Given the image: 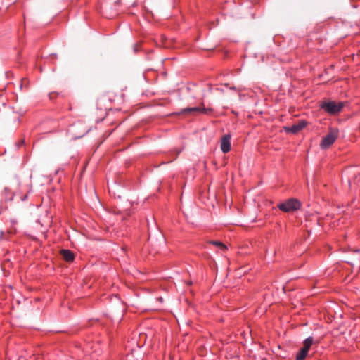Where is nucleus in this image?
<instances>
[{"label":"nucleus","mask_w":360,"mask_h":360,"mask_svg":"<svg viewBox=\"0 0 360 360\" xmlns=\"http://www.w3.org/2000/svg\"><path fill=\"white\" fill-rule=\"evenodd\" d=\"M320 108L330 115H336L340 112L343 107L344 103L334 101H323L319 105Z\"/></svg>","instance_id":"obj_1"},{"label":"nucleus","mask_w":360,"mask_h":360,"mask_svg":"<svg viewBox=\"0 0 360 360\" xmlns=\"http://www.w3.org/2000/svg\"><path fill=\"white\" fill-rule=\"evenodd\" d=\"M301 202L296 198H290L285 202L279 203L277 207L278 208L284 212H290L298 210L301 207Z\"/></svg>","instance_id":"obj_2"},{"label":"nucleus","mask_w":360,"mask_h":360,"mask_svg":"<svg viewBox=\"0 0 360 360\" xmlns=\"http://www.w3.org/2000/svg\"><path fill=\"white\" fill-rule=\"evenodd\" d=\"M339 135V130L338 129L331 128L328 134L323 137L320 147L321 149H327L330 147L336 141Z\"/></svg>","instance_id":"obj_3"},{"label":"nucleus","mask_w":360,"mask_h":360,"mask_svg":"<svg viewBox=\"0 0 360 360\" xmlns=\"http://www.w3.org/2000/svg\"><path fill=\"white\" fill-rule=\"evenodd\" d=\"M231 135H224L221 140V150L224 153H227L231 150Z\"/></svg>","instance_id":"obj_4"},{"label":"nucleus","mask_w":360,"mask_h":360,"mask_svg":"<svg viewBox=\"0 0 360 360\" xmlns=\"http://www.w3.org/2000/svg\"><path fill=\"white\" fill-rule=\"evenodd\" d=\"M60 254L63 259L68 262H71L75 259V255L73 252L70 250L63 249L60 251Z\"/></svg>","instance_id":"obj_5"},{"label":"nucleus","mask_w":360,"mask_h":360,"mask_svg":"<svg viewBox=\"0 0 360 360\" xmlns=\"http://www.w3.org/2000/svg\"><path fill=\"white\" fill-rule=\"evenodd\" d=\"M306 122L302 120L298 124L292 125L290 128L288 129V131L295 134L300 131V130L303 129L306 127Z\"/></svg>","instance_id":"obj_6"},{"label":"nucleus","mask_w":360,"mask_h":360,"mask_svg":"<svg viewBox=\"0 0 360 360\" xmlns=\"http://www.w3.org/2000/svg\"><path fill=\"white\" fill-rule=\"evenodd\" d=\"M200 112V106L185 108H183L179 114H187V113H199Z\"/></svg>","instance_id":"obj_7"},{"label":"nucleus","mask_w":360,"mask_h":360,"mask_svg":"<svg viewBox=\"0 0 360 360\" xmlns=\"http://www.w3.org/2000/svg\"><path fill=\"white\" fill-rule=\"evenodd\" d=\"M314 342V338L312 337H308L303 342V347L302 349H305L309 352L310 347H311Z\"/></svg>","instance_id":"obj_8"},{"label":"nucleus","mask_w":360,"mask_h":360,"mask_svg":"<svg viewBox=\"0 0 360 360\" xmlns=\"http://www.w3.org/2000/svg\"><path fill=\"white\" fill-rule=\"evenodd\" d=\"M308 351L305 349H301L296 356L295 360H304L308 354Z\"/></svg>","instance_id":"obj_9"},{"label":"nucleus","mask_w":360,"mask_h":360,"mask_svg":"<svg viewBox=\"0 0 360 360\" xmlns=\"http://www.w3.org/2000/svg\"><path fill=\"white\" fill-rule=\"evenodd\" d=\"M11 234H13V231H9L8 232H4V231H1L0 233V240H9V236Z\"/></svg>","instance_id":"obj_10"},{"label":"nucleus","mask_w":360,"mask_h":360,"mask_svg":"<svg viewBox=\"0 0 360 360\" xmlns=\"http://www.w3.org/2000/svg\"><path fill=\"white\" fill-rule=\"evenodd\" d=\"M4 195L6 200H12L13 198V193L8 188L4 189Z\"/></svg>","instance_id":"obj_11"},{"label":"nucleus","mask_w":360,"mask_h":360,"mask_svg":"<svg viewBox=\"0 0 360 360\" xmlns=\"http://www.w3.org/2000/svg\"><path fill=\"white\" fill-rule=\"evenodd\" d=\"M210 243L218 247L219 248H220L221 250H226V247L225 245H224L220 241H217V240H212L210 241Z\"/></svg>","instance_id":"obj_12"},{"label":"nucleus","mask_w":360,"mask_h":360,"mask_svg":"<svg viewBox=\"0 0 360 360\" xmlns=\"http://www.w3.org/2000/svg\"><path fill=\"white\" fill-rule=\"evenodd\" d=\"M212 111L213 110L211 108H205L203 103L202 104V106H200V113L208 115L212 112Z\"/></svg>","instance_id":"obj_13"},{"label":"nucleus","mask_w":360,"mask_h":360,"mask_svg":"<svg viewBox=\"0 0 360 360\" xmlns=\"http://www.w3.org/2000/svg\"><path fill=\"white\" fill-rule=\"evenodd\" d=\"M82 126V124L80 122L75 123L72 125V129H70L72 131H74L75 129L79 128Z\"/></svg>","instance_id":"obj_14"},{"label":"nucleus","mask_w":360,"mask_h":360,"mask_svg":"<svg viewBox=\"0 0 360 360\" xmlns=\"http://www.w3.org/2000/svg\"><path fill=\"white\" fill-rule=\"evenodd\" d=\"M58 93H55V92H51L49 94V98L51 100H53L55 98V97L56 96V95H58Z\"/></svg>","instance_id":"obj_15"},{"label":"nucleus","mask_w":360,"mask_h":360,"mask_svg":"<svg viewBox=\"0 0 360 360\" xmlns=\"http://www.w3.org/2000/svg\"><path fill=\"white\" fill-rule=\"evenodd\" d=\"M88 131L86 129H84L82 133L76 136V138H80L82 137Z\"/></svg>","instance_id":"obj_16"},{"label":"nucleus","mask_w":360,"mask_h":360,"mask_svg":"<svg viewBox=\"0 0 360 360\" xmlns=\"http://www.w3.org/2000/svg\"><path fill=\"white\" fill-rule=\"evenodd\" d=\"M26 79H22L21 80V82H20V88L22 89V86H23V84H24V82L25 81Z\"/></svg>","instance_id":"obj_17"},{"label":"nucleus","mask_w":360,"mask_h":360,"mask_svg":"<svg viewBox=\"0 0 360 360\" xmlns=\"http://www.w3.org/2000/svg\"><path fill=\"white\" fill-rule=\"evenodd\" d=\"M27 196L25 195L21 198L22 201H25L27 199Z\"/></svg>","instance_id":"obj_18"},{"label":"nucleus","mask_w":360,"mask_h":360,"mask_svg":"<svg viewBox=\"0 0 360 360\" xmlns=\"http://www.w3.org/2000/svg\"><path fill=\"white\" fill-rule=\"evenodd\" d=\"M230 89H231V90H236V88L235 86H231V87H230Z\"/></svg>","instance_id":"obj_19"},{"label":"nucleus","mask_w":360,"mask_h":360,"mask_svg":"<svg viewBox=\"0 0 360 360\" xmlns=\"http://www.w3.org/2000/svg\"><path fill=\"white\" fill-rule=\"evenodd\" d=\"M355 252H360V250L359 249H356V250H354Z\"/></svg>","instance_id":"obj_20"}]
</instances>
